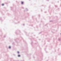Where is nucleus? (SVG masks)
I'll return each instance as SVG.
<instances>
[{"mask_svg":"<svg viewBox=\"0 0 61 61\" xmlns=\"http://www.w3.org/2000/svg\"><path fill=\"white\" fill-rule=\"evenodd\" d=\"M21 4H24V2H21Z\"/></svg>","mask_w":61,"mask_h":61,"instance_id":"1","label":"nucleus"},{"mask_svg":"<svg viewBox=\"0 0 61 61\" xmlns=\"http://www.w3.org/2000/svg\"><path fill=\"white\" fill-rule=\"evenodd\" d=\"M9 48H11V47H10V46H9Z\"/></svg>","mask_w":61,"mask_h":61,"instance_id":"2","label":"nucleus"},{"mask_svg":"<svg viewBox=\"0 0 61 61\" xmlns=\"http://www.w3.org/2000/svg\"><path fill=\"white\" fill-rule=\"evenodd\" d=\"M18 56L19 57H20V56L19 55Z\"/></svg>","mask_w":61,"mask_h":61,"instance_id":"3","label":"nucleus"},{"mask_svg":"<svg viewBox=\"0 0 61 61\" xmlns=\"http://www.w3.org/2000/svg\"><path fill=\"white\" fill-rule=\"evenodd\" d=\"M4 5V4H2V5L3 6Z\"/></svg>","mask_w":61,"mask_h":61,"instance_id":"4","label":"nucleus"},{"mask_svg":"<svg viewBox=\"0 0 61 61\" xmlns=\"http://www.w3.org/2000/svg\"><path fill=\"white\" fill-rule=\"evenodd\" d=\"M18 54H19V51H18Z\"/></svg>","mask_w":61,"mask_h":61,"instance_id":"5","label":"nucleus"}]
</instances>
